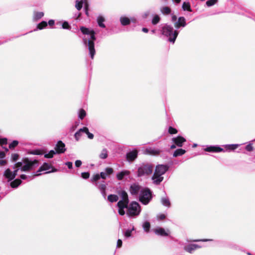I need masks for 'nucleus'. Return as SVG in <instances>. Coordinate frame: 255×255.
I'll return each instance as SVG.
<instances>
[{
    "mask_svg": "<svg viewBox=\"0 0 255 255\" xmlns=\"http://www.w3.org/2000/svg\"><path fill=\"white\" fill-rule=\"evenodd\" d=\"M18 144V141L17 140H13L10 144L9 145V149H13Z\"/></svg>",
    "mask_w": 255,
    "mask_h": 255,
    "instance_id": "79ce46f5",
    "label": "nucleus"
},
{
    "mask_svg": "<svg viewBox=\"0 0 255 255\" xmlns=\"http://www.w3.org/2000/svg\"><path fill=\"white\" fill-rule=\"evenodd\" d=\"M146 151L148 154L152 155H158L161 152V151L160 150L151 148L146 149Z\"/></svg>",
    "mask_w": 255,
    "mask_h": 255,
    "instance_id": "5701e85b",
    "label": "nucleus"
},
{
    "mask_svg": "<svg viewBox=\"0 0 255 255\" xmlns=\"http://www.w3.org/2000/svg\"><path fill=\"white\" fill-rule=\"evenodd\" d=\"M161 12L165 15H168L171 12V8L168 6H164L160 9Z\"/></svg>",
    "mask_w": 255,
    "mask_h": 255,
    "instance_id": "a878e982",
    "label": "nucleus"
},
{
    "mask_svg": "<svg viewBox=\"0 0 255 255\" xmlns=\"http://www.w3.org/2000/svg\"><path fill=\"white\" fill-rule=\"evenodd\" d=\"M172 141L178 147H182L184 142L186 141V139L182 136H178L172 139Z\"/></svg>",
    "mask_w": 255,
    "mask_h": 255,
    "instance_id": "1a4fd4ad",
    "label": "nucleus"
},
{
    "mask_svg": "<svg viewBox=\"0 0 255 255\" xmlns=\"http://www.w3.org/2000/svg\"><path fill=\"white\" fill-rule=\"evenodd\" d=\"M83 1H84V4H85V9L86 10H88V9L89 4H88L87 0H83Z\"/></svg>",
    "mask_w": 255,
    "mask_h": 255,
    "instance_id": "69168bd1",
    "label": "nucleus"
},
{
    "mask_svg": "<svg viewBox=\"0 0 255 255\" xmlns=\"http://www.w3.org/2000/svg\"><path fill=\"white\" fill-rule=\"evenodd\" d=\"M47 26V22H46L45 21H42L38 24V25L37 26V28L41 30V29H42L45 28Z\"/></svg>",
    "mask_w": 255,
    "mask_h": 255,
    "instance_id": "473e14b6",
    "label": "nucleus"
},
{
    "mask_svg": "<svg viewBox=\"0 0 255 255\" xmlns=\"http://www.w3.org/2000/svg\"><path fill=\"white\" fill-rule=\"evenodd\" d=\"M52 165L47 163H44L43 165L39 168L37 172H41L51 169Z\"/></svg>",
    "mask_w": 255,
    "mask_h": 255,
    "instance_id": "6ab92c4d",
    "label": "nucleus"
},
{
    "mask_svg": "<svg viewBox=\"0 0 255 255\" xmlns=\"http://www.w3.org/2000/svg\"><path fill=\"white\" fill-rule=\"evenodd\" d=\"M143 228L146 232H148L149 231L150 228V224L148 222H145L143 225Z\"/></svg>",
    "mask_w": 255,
    "mask_h": 255,
    "instance_id": "e433bc0d",
    "label": "nucleus"
},
{
    "mask_svg": "<svg viewBox=\"0 0 255 255\" xmlns=\"http://www.w3.org/2000/svg\"><path fill=\"white\" fill-rule=\"evenodd\" d=\"M153 166L149 163L142 164L137 169V175L138 177L149 176L153 172Z\"/></svg>",
    "mask_w": 255,
    "mask_h": 255,
    "instance_id": "f03ea898",
    "label": "nucleus"
},
{
    "mask_svg": "<svg viewBox=\"0 0 255 255\" xmlns=\"http://www.w3.org/2000/svg\"><path fill=\"white\" fill-rule=\"evenodd\" d=\"M99 188L101 191L105 192L106 188V186L105 184H102L100 185Z\"/></svg>",
    "mask_w": 255,
    "mask_h": 255,
    "instance_id": "4d7b16f0",
    "label": "nucleus"
},
{
    "mask_svg": "<svg viewBox=\"0 0 255 255\" xmlns=\"http://www.w3.org/2000/svg\"><path fill=\"white\" fill-rule=\"evenodd\" d=\"M54 149L57 154L64 153L66 150L65 143L62 141L59 140L56 144Z\"/></svg>",
    "mask_w": 255,
    "mask_h": 255,
    "instance_id": "6e6552de",
    "label": "nucleus"
},
{
    "mask_svg": "<svg viewBox=\"0 0 255 255\" xmlns=\"http://www.w3.org/2000/svg\"><path fill=\"white\" fill-rule=\"evenodd\" d=\"M80 29L83 34L90 35L92 33V30H90L89 28H86L84 26L80 27Z\"/></svg>",
    "mask_w": 255,
    "mask_h": 255,
    "instance_id": "c85d7f7f",
    "label": "nucleus"
},
{
    "mask_svg": "<svg viewBox=\"0 0 255 255\" xmlns=\"http://www.w3.org/2000/svg\"><path fill=\"white\" fill-rule=\"evenodd\" d=\"M152 197L151 192L148 188H146L142 191L139 197V201L143 204H147Z\"/></svg>",
    "mask_w": 255,
    "mask_h": 255,
    "instance_id": "20e7f679",
    "label": "nucleus"
},
{
    "mask_svg": "<svg viewBox=\"0 0 255 255\" xmlns=\"http://www.w3.org/2000/svg\"><path fill=\"white\" fill-rule=\"evenodd\" d=\"M55 151L53 150H50L48 153L44 154V157L47 158H52L54 154H56Z\"/></svg>",
    "mask_w": 255,
    "mask_h": 255,
    "instance_id": "72a5a7b5",
    "label": "nucleus"
},
{
    "mask_svg": "<svg viewBox=\"0 0 255 255\" xmlns=\"http://www.w3.org/2000/svg\"><path fill=\"white\" fill-rule=\"evenodd\" d=\"M186 153V150L182 148L176 149L173 153V156L174 157H177L183 155Z\"/></svg>",
    "mask_w": 255,
    "mask_h": 255,
    "instance_id": "412c9836",
    "label": "nucleus"
},
{
    "mask_svg": "<svg viewBox=\"0 0 255 255\" xmlns=\"http://www.w3.org/2000/svg\"><path fill=\"white\" fill-rule=\"evenodd\" d=\"M123 242L121 239H119L117 241V247L121 248L122 246Z\"/></svg>",
    "mask_w": 255,
    "mask_h": 255,
    "instance_id": "052dcab7",
    "label": "nucleus"
},
{
    "mask_svg": "<svg viewBox=\"0 0 255 255\" xmlns=\"http://www.w3.org/2000/svg\"><path fill=\"white\" fill-rule=\"evenodd\" d=\"M86 115V111L83 109H80L79 112V118L81 120H83L85 117Z\"/></svg>",
    "mask_w": 255,
    "mask_h": 255,
    "instance_id": "4c0bfd02",
    "label": "nucleus"
},
{
    "mask_svg": "<svg viewBox=\"0 0 255 255\" xmlns=\"http://www.w3.org/2000/svg\"><path fill=\"white\" fill-rule=\"evenodd\" d=\"M5 156V153L4 151H0V159H3Z\"/></svg>",
    "mask_w": 255,
    "mask_h": 255,
    "instance_id": "0e129e2a",
    "label": "nucleus"
},
{
    "mask_svg": "<svg viewBox=\"0 0 255 255\" xmlns=\"http://www.w3.org/2000/svg\"><path fill=\"white\" fill-rule=\"evenodd\" d=\"M186 24L185 18L183 16L179 17L177 21L175 22L174 26L176 28H179L180 27H184Z\"/></svg>",
    "mask_w": 255,
    "mask_h": 255,
    "instance_id": "f8f14e48",
    "label": "nucleus"
},
{
    "mask_svg": "<svg viewBox=\"0 0 255 255\" xmlns=\"http://www.w3.org/2000/svg\"><path fill=\"white\" fill-rule=\"evenodd\" d=\"M238 145H236V144H232V145H230L229 146V149H232V150H234L236 148H237Z\"/></svg>",
    "mask_w": 255,
    "mask_h": 255,
    "instance_id": "e2e57ef3",
    "label": "nucleus"
},
{
    "mask_svg": "<svg viewBox=\"0 0 255 255\" xmlns=\"http://www.w3.org/2000/svg\"><path fill=\"white\" fill-rule=\"evenodd\" d=\"M44 16L43 12H35L34 13L33 19L35 20H38Z\"/></svg>",
    "mask_w": 255,
    "mask_h": 255,
    "instance_id": "cd10ccee",
    "label": "nucleus"
},
{
    "mask_svg": "<svg viewBox=\"0 0 255 255\" xmlns=\"http://www.w3.org/2000/svg\"><path fill=\"white\" fill-rule=\"evenodd\" d=\"M125 208H119V213L120 215L123 216L125 214V212L124 211Z\"/></svg>",
    "mask_w": 255,
    "mask_h": 255,
    "instance_id": "5fc2aeb1",
    "label": "nucleus"
},
{
    "mask_svg": "<svg viewBox=\"0 0 255 255\" xmlns=\"http://www.w3.org/2000/svg\"><path fill=\"white\" fill-rule=\"evenodd\" d=\"M88 137L90 139H93L94 138V135L93 133L89 132L87 134Z\"/></svg>",
    "mask_w": 255,
    "mask_h": 255,
    "instance_id": "338daca9",
    "label": "nucleus"
},
{
    "mask_svg": "<svg viewBox=\"0 0 255 255\" xmlns=\"http://www.w3.org/2000/svg\"><path fill=\"white\" fill-rule=\"evenodd\" d=\"M22 162L25 165L21 168V170L22 171H28L32 169V166L35 164L37 163L38 161L37 160H34L31 161H30L28 158L25 157L22 159Z\"/></svg>",
    "mask_w": 255,
    "mask_h": 255,
    "instance_id": "423d86ee",
    "label": "nucleus"
},
{
    "mask_svg": "<svg viewBox=\"0 0 255 255\" xmlns=\"http://www.w3.org/2000/svg\"><path fill=\"white\" fill-rule=\"evenodd\" d=\"M11 160L13 162L16 161L19 158V154L17 153H12L11 155Z\"/></svg>",
    "mask_w": 255,
    "mask_h": 255,
    "instance_id": "c03bdc74",
    "label": "nucleus"
},
{
    "mask_svg": "<svg viewBox=\"0 0 255 255\" xmlns=\"http://www.w3.org/2000/svg\"><path fill=\"white\" fill-rule=\"evenodd\" d=\"M18 170V169H16L13 172H11L9 168H7L5 170L3 175L8 181H11L16 177Z\"/></svg>",
    "mask_w": 255,
    "mask_h": 255,
    "instance_id": "0eeeda50",
    "label": "nucleus"
},
{
    "mask_svg": "<svg viewBox=\"0 0 255 255\" xmlns=\"http://www.w3.org/2000/svg\"><path fill=\"white\" fill-rule=\"evenodd\" d=\"M82 165V161L80 160H77L75 161V166L79 167Z\"/></svg>",
    "mask_w": 255,
    "mask_h": 255,
    "instance_id": "6e6d98bb",
    "label": "nucleus"
},
{
    "mask_svg": "<svg viewBox=\"0 0 255 255\" xmlns=\"http://www.w3.org/2000/svg\"><path fill=\"white\" fill-rule=\"evenodd\" d=\"M105 20V18L102 16H100L98 17L97 22L100 27L102 28L105 27V25L104 24Z\"/></svg>",
    "mask_w": 255,
    "mask_h": 255,
    "instance_id": "bb28decb",
    "label": "nucleus"
},
{
    "mask_svg": "<svg viewBox=\"0 0 255 255\" xmlns=\"http://www.w3.org/2000/svg\"><path fill=\"white\" fill-rule=\"evenodd\" d=\"M141 189V186L138 184H133L131 185L129 188V191L132 195H136Z\"/></svg>",
    "mask_w": 255,
    "mask_h": 255,
    "instance_id": "4468645a",
    "label": "nucleus"
},
{
    "mask_svg": "<svg viewBox=\"0 0 255 255\" xmlns=\"http://www.w3.org/2000/svg\"><path fill=\"white\" fill-rule=\"evenodd\" d=\"M82 131H80V129L77 131L74 135L75 138L77 141H78L82 135Z\"/></svg>",
    "mask_w": 255,
    "mask_h": 255,
    "instance_id": "a18cd8bd",
    "label": "nucleus"
},
{
    "mask_svg": "<svg viewBox=\"0 0 255 255\" xmlns=\"http://www.w3.org/2000/svg\"><path fill=\"white\" fill-rule=\"evenodd\" d=\"M66 165L68 166V168L72 169L73 167V163L72 162H67Z\"/></svg>",
    "mask_w": 255,
    "mask_h": 255,
    "instance_id": "680f3d73",
    "label": "nucleus"
},
{
    "mask_svg": "<svg viewBox=\"0 0 255 255\" xmlns=\"http://www.w3.org/2000/svg\"><path fill=\"white\" fill-rule=\"evenodd\" d=\"M155 234L160 235L161 236H167L168 235V233H167L165 230L162 228H159L156 229L154 230Z\"/></svg>",
    "mask_w": 255,
    "mask_h": 255,
    "instance_id": "f3484780",
    "label": "nucleus"
},
{
    "mask_svg": "<svg viewBox=\"0 0 255 255\" xmlns=\"http://www.w3.org/2000/svg\"><path fill=\"white\" fill-rule=\"evenodd\" d=\"M21 182L22 181L20 179H16L10 182V185L11 188H15L20 185Z\"/></svg>",
    "mask_w": 255,
    "mask_h": 255,
    "instance_id": "a211bd4d",
    "label": "nucleus"
},
{
    "mask_svg": "<svg viewBox=\"0 0 255 255\" xmlns=\"http://www.w3.org/2000/svg\"><path fill=\"white\" fill-rule=\"evenodd\" d=\"M133 230H134V229L133 228L132 230H127L125 233V236L127 238L130 237L131 235L132 231Z\"/></svg>",
    "mask_w": 255,
    "mask_h": 255,
    "instance_id": "3c124183",
    "label": "nucleus"
},
{
    "mask_svg": "<svg viewBox=\"0 0 255 255\" xmlns=\"http://www.w3.org/2000/svg\"><path fill=\"white\" fill-rule=\"evenodd\" d=\"M108 200L109 202L113 203L117 202L119 200V197L117 195L110 194L108 196Z\"/></svg>",
    "mask_w": 255,
    "mask_h": 255,
    "instance_id": "393cba45",
    "label": "nucleus"
},
{
    "mask_svg": "<svg viewBox=\"0 0 255 255\" xmlns=\"http://www.w3.org/2000/svg\"><path fill=\"white\" fill-rule=\"evenodd\" d=\"M162 34L166 36H169V41L170 42H174L178 34V32L177 30L173 31V28L171 26L166 25L162 28Z\"/></svg>",
    "mask_w": 255,
    "mask_h": 255,
    "instance_id": "7ed1b4c3",
    "label": "nucleus"
},
{
    "mask_svg": "<svg viewBox=\"0 0 255 255\" xmlns=\"http://www.w3.org/2000/svg\"><path fill=\"white\" fill-rule=\"evenodd\" d=\"M62 28L63 29H71V26L69 24L68 22L67 21H64L62 23Z\"/></svg>",
    "mask_w": 255,
    "mask_h": 255,
    "instance_id": "49530a36",
    "label": "nucleus"
},
{
    "mask_svg": "<svg viewBox=\"0 0 255 255\" xmlns=\"http://www.w3.org/2000/svg\"><path fill=\"white\" fill-rule=\"evenodd\" d=\"M160 20V17L157 14L155 15L152 20V24L155 25L157 24L159 22Z\"/></svg>",
    "mask_w": 255,
    "mask_h": 255,
    "instance_id": "f704fd0d",
    "label": "nucleus"
},
{
    "mask_svg": "<svg viewBox=\"0 0 255 255\" xmlns=\"http://www.w3.org/2000/svg\"><path fill=\"white\" fill-rule=\"evenodd\" d=\"M7 143V139L6 138H0V145L2 146L5 145Z\"/></svg>",
    "mask_w": 255,
    "mask_h": 255,
    "instance_id": "8fccbe9b",
    "label": "nucleus"
},
{
    "mask_svg": "<svg viewBox=\"0 0 255 255\" xmlns=\"http://www.w3.org/2000/svg\"><path fill=\"white\" fill-rule=\"evenodd\" d=\"M140 212V206L136 202H131L127 211V214L130 216H136L139 214Z\"/></svg>",
    "mask_w": 255,
    "mask_h": 255,
    "instance_id": "39448f33",
    "label": "nucleus"
},
{
    "mask_svg": "<svg viewBox=\"0 0 255 255\" xmlns=\"http://www.w3.org/2000/svg\"><path fill=\"white\" fill-rule=\"evenodd\" d=\"M246 149L249 151H251L253 150V147L251 145L249 144L246 146Z\"/></svg>",
    "mask_w": 255,
    "mask_h": 255,
    "instance_id": "bf43d9fd",
    "label": "nucleus"
},
{
    "mask_svg": "<svg viewBox=\"0 0 255 255\" xmlns=\"http://www.w3.org/2000/svg\"><path fill=\"white\" fill-rule=\"evenodd\" d=\"M90 35L91 36V38L89 40H92L94 42V41L96 39L95 37V32L94 31V30H92V33Z\"/></svg>",
    "mask_w": 255,
    "mask_h": 255,
    "instance_id": "603ef678",
    "label": "nucleus"
},
{
    "mask_svg": "<svg viewBox=\"0 0 255 255\" xmlns=\"http://www.w3.org/2000/svg\"><path fill=\"white\" fill-rule=\"evenodd\" d=\"M80 131H82V132H84L86 134L89 132V129L87 127H84L82 128H80Z\"/></svg>",
    "mask_w": 255,
    "mask_h": 255,
    "instance_id": "864d4df0",
    "label": "nucleus"
},
{
    "mask_svg": "<svg viewBox=\"0 0 255 255\" xmlns=\"http://www.w3.org/2000/svg\"><path fill=\"white\" fill-rule=\"evenodd\" d=\"M129 174L128 171H124L120 172L117 175V177L119 180H122L125 176L128 175Z\"/></svg>",
    "mask_w": 255,
    "mask_h": 255,
    "instance_id": "b1692460",
    "label": "nucleus"
},
{
    "mask_svg": "<svg viewBox=\"0 0 255 255\" xmlns=\"http://www.w3.org/2000/svg\"><path fill=\"white\" fill-rule=\"evenodd\" d=\"M168 132L170 134H176L178 132V130L172 127H169L168 128Z\"/></svg>",
    "mask_w": 255,
    "mask_h": 255,
    "instance_id": "ea45409f",
    "label": "nucleus"
},
{
    "mask_svg": "<svg viewBox=\"0 0 255 255\" xmlns=\"http://www.w3.org/2000/svg\"><path fill=\"white\" fill-rule=\"evenodd\" d=\"M119 195L122 198V201L129 202L128 195L125 191L123 190V191L119 192Z\"/></svg>",
    "mask_w": 255,
    "mask_h": 255,
    "instance_id": "aec40b11",
    "label": "nucleus"
},
{
    "mask_svg": "<svg viewBox=\"0 0 255 255\" xmlns=\"http://www.w3.org/2000/svg\"><path fill=\"white\" fill-rule=\"evenodd\" d=\"M137 150H134L127 153L126 155L127 160L129 162L133 161L137 156Z\"/></svg>",
    "mask_w": 255,
    "mask_h": 255,
    "instance_id": "9d476101",
    "label": "nucleus"
},
{
    "mask_svg": "<svg viewBox=\"0 0 255 255\" xmlns=\"http://www.w3.org/2000/svg\"><path fill=\"white\" fill-rule=\"evenodd\" d=\"M169 166L167 165L158 164L156 166L154 173L152 177L153 183L159 185L163 180L162 175L168 170Z\"/></svg>",
    "mask_w": 255,
    "mask_h": 255,
    "instance_id": "f257e3e1",
    "label": "nucleus"
},
{
    "mask_svg": "<svg viewBox=\"0 0 255 255\" xmlns=\"http://www.w3.org/2000/svg\"><path fill=\"white\" fill-rule=\"evenodd\" d=\"M54 20L52 19L49 20L48 21V24L50 26H52L54 24Z\"/></svg>",
    "mask_w": 255,
    "mask_h": 255,
    "instance_id": "774afa93",
    "label": "nucleus"
},
{
    "mask_svg": "<svg viewBox=\"0 0 255 255\" xmlns=\"http://www.w3.org/2000/svg\"><path fill=\"white\" fill-rule=\"evenodd\" d=\"M84 3L83 0H81L80 1H76V7L78 10H80L81 9L83 6V4Z\"/></svg>",
    "mask_w": 255,
    "mask_h": 255,
    "instance_id": "c9c22d12",
    "label": "nucleus"
},
{
    "mask_svg": "<svg viewBox=\"0 0 255 255\" xmlns=\"http://www.w3.org/2000/svg\"><path fill=\"white\" fill-rule=\"evenodd\" d=\"M205 151L209 152H220L224 151V149L217 146H210L205 148Z\"/></svg>",
    "mask_w": 255,
    "mask_h": 255,
    "instance_id": "9b49d317",
    "label": "nucleus"
},
{
    "mask_svg": "<svg viewBox=\"0 0 255 255\" xmlns=\"http://www.w3.org/2000/svg\"><path fill=\"white\" fill-rule=\"evenodd\" d=\"M182 8L184 10L191 11L190 4L189 2H184L182 4Z\"/></svg>",
    "mask_w": 255,
    "mask_h": 255,
    "instance_id": "7c9ffc66",
    "label": "nucleus"
},
{
    "mask_svg": "<svg viewBox=\"0 0 255 255\" xmlns=\"http://www.w3.org/2000/svg\"><path fill=\"white\" fill-rule=\"evenodd\" d=\"M88 49L92 59L94 58L95 54V44L92 40H88Z\"/></svg>",
    "mask_w": 255,
    "mask_h": 255,
    "instance_id": "ddd939ff",
    "label": "nucleus"
},
{
    "mask_svg": "<svg viewBox=\"0 0 255 255\" xmlns=\"http://www.w3.org/2000/svg\"><path fill=\"white\" fill-rule=\"evenodd\" d=\"M218 1V0H209L206 1V5L208 6H211L216 4Z\"/></svg>",
    "mask_w": 255,
    "mask_h": 255,
    "instance_id": "a19ab883",
    "label": "nucleus"
},
{
    "mask_svg": "<svg viewBox=\"0 0 255 255\" xmlns=\"http://www.w3.org/2000/svg\"><path fill=\"white\" fill-rule=\"evenodd\" d=\"M200 248V246H199V245H196V244H191V245H189L187 246H186L184 248V250L189 253H192V252L195 250L196 249H199Z\"/></svg>",
    "mask_w": 255,
    "mask_h": 255,
    "instance_id": "dca6fc26",
    "label": "nucleus"
},
{
    "mask_svg": "<svg viewBox=\"0 0 255 255\" xmlns=\"http://www.w3.org/2000/svg\"><path fill=\"white\" fill-rule=\"evenodd\" d=\"M114 172V170L111 167H107L105 169V172H101L100 176V178L101 177L103 179H105L106 178V176L110 175L112 174Z\"/></svg>",
    "mask_w": 255,
    "mask_h": 255,
    "instance_id": "2eb2a0df",
    "label": "nucleus"
},
{
    "mask_svg": "<svg viewBox=\"0 0 255 255\" xmlns=\"http://www.w3.org/2000/svg\"><path fill=\"white\" fill-rule=\"evenodd\" d=\"M81 176L83 178L87 179L90 177V173L88 172H83L81 174Z\"/></svg>",
    "mask_w": 255,
    "mask_h": 255,
    "instance_id": "09e8293b",
    "label": "nucleus"
},
{
    "mask_svg": "<svg viewBox=\"0 0 255 255\" xmlns=\"http://www.w3.org/2000/svg\"><path fill=\"white\" fill-rule=\"evenodd\" d=\"M99 157L101 159H106L108 157V151L106 149H103L101 153L99 155Z\"/></svg>",
    "mask_w": 255,
    "mask_h": 255,
    "instance_id": "2f4dec72",
    "label": "nucleus"
},
{
    "mask_svg": "<svg viewBox=\"0 0 255 255\" xmlns=\"http://www.w3.org/2000/svg\"><path fill=\"white\" fill-rule=\"evenodd\" d=\"M30 153L34 155H42L44 153V152L43 150L40 149H35L32 150Z\"/></svg>",
    "mask_w": 255,
    "mask_h": 255,
    "instance_id": "58836bf2",
    "label": "nucleus"
},
{
    "mask_svg": "<svg viewBox=\"0 0 255 255\" xmlns=\"http://www.w3.org/2000/svg\"><path fill=\"white\" fill-rule=\"evenodd\" d=\"M162 203L167 207H169L170 206V203L168 199L167 198H162Z\"/></svg>",
    "mask_w": 255,
    "mask_h": 255,
    "instance_id": "37998d69",
    "label": "nucleus"
},
{
    "mask_svg": "<svg viewBox=\"0 0 255 255\" xmlns=\"http://www.w3.org/2000/svg\"><path fill=\"white\" fill-rule=\"evenodd\" d=\"M100 178V174H96L94 175L93 176L91 180H92V182H96V181H98V180H99Z\"/></svg>",
    "mask_w": 255,
    "mask_h": 255,
    "instance_id": "de8ad7c7",
    "label": "nucleus"
},
{
    "mask_svg": "<svg viewBox=\"0 0 255 255\" xmlns=\"http://www.w3.org/2000/svg\"><path fill=\"white\" fill-rule=\"evenodd\" d=\"M129 202L120 200L118 202L117 206L119 208H128Z\"/></svg>",
    "mask_w": 255,
    "mask_h": 255,
    "instance_id": "4be33fe9",
    "label": "nucleus"
},
{
    "mask_svg": "<svg viewBox=\"0 0 255 255\" xmlns=\"http://www.w3.org/2000/svg\"><path fill=\"white\" fill-rule=\"evenodd\" d=\"M121 22L123 25H127L130 23V20L128 17H121L120 19Z\"/></svg>",
    "mask_w": 255,
    "mask_h": 255,
    "instance_id": "c756f323",
    "label": "nucleus"
},
{
    "mask_svg": "<svg viewBox=\"0 0 255 255\" xmlns=\"http://www.w3.org/2000/svg\"><path fill=\"white\" fill-rule=\"evenodd\" d=\"M7 164V161L6 160L1 159H0V165L4 166Z\"/></svg>",
    "mask_w": 255,
    "mask_h": 255,
    "instance_id": "13d9d810",
    "label": "nucleus"
}]
</instances>
